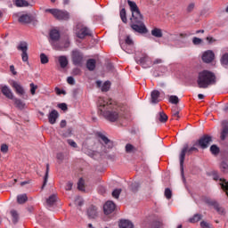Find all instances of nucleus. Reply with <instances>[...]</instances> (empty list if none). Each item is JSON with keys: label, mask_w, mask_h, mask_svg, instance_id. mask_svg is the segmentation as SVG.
Instances as JSON below:
<instances>
[{"label": "nucleus", "mask_w": 228, "mask_h": 228, "mask_svg": "<svg viewBox=\"0 0 228 228\" xmlns=\"http://www.w3.org/2000/svg\"><path fill=\"white\" fill-rule=\"evenodd\" d=\"M40 60L43 65H45V63H49V58L47 57V55H45V53L40 54Z\"/></svg>", "instance_id": "obj_35"}, {"label": "nucleus", "mask_w": 228, "mask_h": 228, "mask_svg": "<svg viewBox=\"0 0 228 228\" xmlns=\"http://www.w3.org/2000/svg\"><path fill=\"white\" fill-rule=\"evenodd\" d=\"M172 116L174 117V118H176V120H177V118H179V110L174 109L172 110Z\"/></svg>", "instance_id": "obj_51"}, {"label": "nucleus", "mask_w": 228, "mask_h": 228, "mask_svg": "<svg viewBox=\"0 0 228 228\" xmlns=\"http://www.w3.org/2000/svg\"><path fill=\"white\" fill-rule=\"evenodd\" d=\"M202 60L205 63H211L215 60V53L211 50L205 52L202 55Z\"/></svg>", "instance_id": "obj_13"}, {"label": "nucleus", "mask_w": 228, "mask_h": 228, "mask_svg": "<svg viewBox=\"0 0 228 228\" xmlns=\"http://www.w3.org/2000/svg\"><path fill=\"white\" fill-rule=\"evenodd\" d=\"M54 202H56V195H52L46 200L47 206H54Z\"/></svg>", "instance_id": "obj_30"}, {"label": "nucleus", "mask_w": 228, "mask_h": 228, "mask_svg": "<svg viewBox=\"0 0 228 228\" xmlns=\"http://www.w3.org/2000/svg\"><path fill=\"white\" fill-rule=\"evenodd\" d=\"M10 70L11 72H12V74L15 76V74H17V71H15V66L11 65L10 66Z\"/></svg>", "instance_id": "obj_62"}, {"label": "nucleus", "mask_w": 228, "mask_h": 228, "mask_svg": "<svg viewBox=\"0 0 228 228\" xmlns=\"http://www.w3.org/2000/svg\"><path fill=\"white\" fill-rule=\"evenodd\" d=\"M126 152H128V153L136 152V148L133 144L127 143L126 145Z\"/></svg>", "instance_id": "obj_34"}, {"label": "nucleus", "mask_w": 228, "mask_h": 228, "mask_svg": "<svg viewBox=\"0 0 228 228\" xmlns=\"http://www.w3.org/2000/svg\"><path fill=\"white\" fill-rule=\"evenodd\" d=\"M47 179H49V164L46 165V173H45V179H44V183H43L42 189H44L45 184H47Z\"/></svg>", "instance_id": "obj_37"}, {"label": "nucleus", "mask_w": 228, "mask_h": 228, "mask_svg": "<svg viewBox=\"0 0 228 228\" xmlns=\"http://www.w3.org/2000/svg\"><path fill=\"white\" fill-rule=\"evenodd\" d=\"M29 86H30V94H31V95H35V94H37V90L38 89V86L34 85L33 83H31L29 85Z\"/></svg>", "instance_id": "obj_42"}, {"label": "nucleus", "mask_w": 228, "mask_h": 228, "mask_svg": "<svg viewBox=\"0 0 228 228\" xmlns=\"http://www.w3.org/2000/svg\"><path fill=\"white\" fill-rule=\"evenodd\" d=\"M45 13H51L57 20H69L70 19V13L67 11L60 9H45Z\"/></svg>", "instance_id": "obj_3"}, {"label": "nucleus", "mask_w": 228, "mask_h": 228, "mask_svg": "<svg viewBox=\"0 0 228 228\" xmlns=\"http://www.w3.org/2000/svg\"><path fill=\"white\" fill-rule=\"evenodd\" d=\"M194 8H195V4H193V3L190 4L187 7V12H193Z\"/></svg>", "instance_id": "obj_54"}, {"label": "nucleus", "mask_w": 228, "mask_h": 228, "mask_svg": "<svg viewBox=\"0 0 228 228\" xmlns=\"http://www.w3.org/2000/svg\"><path fill=\"white\" fill-rule=\"evenodd\" d=\"M120 193H122V190L120 189H115L113 191H112V197L114 199H118V197H120Z\"/></svg>", "instance_id": "obj_43"}, {"label": "nucleus", "mask_w": 228, "mask_h": 228, "mask_svg": "<svg viewBox=\"0 0 228 228\" xmlns=\"http://www.w3.org/2000/svg\"><path fill=\"white\" fill-rule=\"evenodd\" d=\"M55 90H56L58 95H61V94H64V92L61 91L60 88H56Z\"/></svg>", "instance_id": "obj_64"}, {"label": "nucleus", "mask_w": 228, "mask_h": 228, "mask_svg": "<svg viewBox=\"0 0 228 228\" xmlns=\"http://www.w3.org/2000/svg\"><path fill=\"white\" fill-rule=\"evenodd\" d=\"M51 40L57 41L60 40V32L56 29H53L50 32Z\"/></svg>", "instance_id": "obj_24"}, {"label": "nucleus", "mask_w": 228, "mask_h": 228, "mask_svg": "<svg viewBox=\"0 0 228 228\" xmlns=\"http://www.w3.org/2000/svg\"><path fill=\"white\" fill-rule=\"evenodd\" d=\"M200 225L201 228H211L212 227V225L206 221H201Z\"/></svg>", "instance_id": "obj_45"}, {"label": "nucleus", "mask_w": 228, "mask_h": 228, "mask_svg": "<svg viewBox=\"0 0 228 228\" xmlns=\"http://www.w3.org/2000/svg\"><path fill=\"white\" fill-rule=\"evenodd\" d=\"M200 220H202V215L200 214H196L192 217L189 218L190 224H197Z\"/></svg>", "instance_id": "obj_26"}, {"label": "nucleus", "mask_w": 228, "mask_h": 228, "mask_svg": "<svg viewBox=\"0 0 228 228\" xmlns=\"http://www.w3.org/2000/svg\"><path fill=\"white\" fill-rule=\"evenodd\" d=\"M119 15L122 22L127 24V12H126V8L120 10Z\"/></svg>", "instance_id": "obj_25"}, {"label": "nucleus", "mask_w": 228, "mask_h": 228, "mask_svg": "<svg viewBox=\"0 0 228 228\" xmlns=\"http://www.w3.org/2000/svg\"><path fill=\"white\" fill-rule=\"evenodd\" d=\"M133 223L129 220H121L119 222V228H133Z\"/></svg>", "instance_id": "obj_22"}, {"label": "nucleus", "mask_w": 228, "mask_h": 228, "mask_svg": "<svg viewBox=\"0 0 228 228\" xmlns=\"http://www.w3.org/2000/svg\"><path fill=\"white\" fill-rule=\"evenodd\" d=\"M77 188L80 190V191H85V180L83 178H80L77 183Z\"/></svg>", "instance_id": "obj_36"}, {"label": "nucleus", "mask_w": 228, "mask_h": 228, "mask_svg": "<svg viewBox=\"0 0 228 228\" xmlns=\"http://www.w3.org/2000/svg\"><path fill=\"white\" fill-rule=\"evenodd\" d=\"M18 51H21V58L22 61H28V43L27 42H20L19 45L17 46Z\"/></svg>", "instance_id": "obj_11"}, {"label": "nucleus", "mask_w": 228, "mask_h": 228, "mask_svg": "<svg viewBox=\"0 0 228 228\" xmlns=\"http://www.w3.org/2000/svg\"><path fill=\"white\" fill-rule=\"evenodd\" d=\"M210 151L212 152V154L216 155L220 152V149L218 148V146L214 144L210 147Z\"/></svg>", "instance_id": "obj_44"}, {"label": "nucleus", "mask_w": 228, "mask_h": 228, "mask_svg": "<svg viewBox=\"0 0 228 228\" xmlns=\"http://www.w3.org/2000/svg\"><path fill=\"white\" fill-rule=\"evenodd\" d=\"M151 102L153 104H157V102H159V91L154 90L151 92Z\"/></svg>", "instance_id": "obj_20"}, {"label": "nucleus", "mask_w": 228, "mask_h": 228, "mask_svg": "<svg viewBox=\"0 0 228 228\" xmlns=\"http://www.w3.org/2000/svg\"><path fill=\"white\" fill-rule=\"evenodd\" d=\"M67 142L70 147H73V149H77V143H76L74 140L69 139Z\"/></svg>", "instance_id": "obj_48"}, {"label": "nucleus", "mask_w": 228, "mask_h": 228, "mask_svg": "<svg viewBox=\"0 0 228 228\" xmlns=\"http://www.w3.org/2000/svg\"><path fill=\"white\" fill-rule=\"evenodd\" d=\"M11 216L12 218L13 224H17L19 222V213H17L15 210H11Z\"/></svg>", "instance_id": "obj_31"}, {"label": "nucleus", "mask_w": 228, "mask_h": 228, "mask_svg": "<svg viewBox=\"0 0 228 228\" xmlns=\"http://www.w3.org/2000/svg\"><path fill=\"white\" fill-rule=\"evenodd\" d=\"M17 202L18 204H24L25 202H28V195L26 194L18 195Z\"/></svg>", "instance_id": "obj_28"}, {"label": "nucleus", "mask_w": 228, "mask_h": 228, "mask_svg": "<svg viewBox=\"0 0 228 228\" xmlns=\"http://www.w3.org/2000/svg\"><path fill=\"white\" fill-rule=\"evenodd\" d=\"M98 113L107 118V120H110V122H116L120 117H124L120 109L113 104V100L102 97L98 99Z\"/></svg>", "instance_id": "obj_1"}, {"label": "nucleus", "mask_w": 228, "mask_h": 228, "mask_svg": "<svg viewBox=\"0 0 228 228\" xmlns=\"http://www.w3.org/2000/svg\"><path fill=\"white\" fill-rule=\"evenodd\" d=\"M211 142H213V138L211 136L203 135L199 141L196 142V145H199L200 149H208V147H209L211 144Z\"/></svg>", "instance_id": "obj_10"}, {"label": "nucleus", "mask_w": 228, "mask_h": 228, "mask_svg": "<svg viewBox=\"0 0 228 228\" xmlns=\"http://www.w3.org/2000/svg\"><path fill=\"white\" fill-rule=\"evenodd\" d=\"M61 127H66L67 126V121L66 120H61L60 123Z\"/></svg>", "instance_id": "obj_63"}, {"label": "nucleus", "mask_w": 228, "mask_h": 228, "mask_svg": "<svg viewBox=\"0 0 228 228\" xmlns=\"http://www.w3.org/2000/svg\"><path fill=\"white\" fill-rule=\"evenodd\" d=\"M152 37H156V38H161L163 37V31L161 28H155L151 30Z\"/></svg>", "instance_id": "obj_23"}, {"label": "nucleus", "mask_w": 228, "mask_h": 228, "mask_svg": "<svg viewBox=\"0 0 228 228\" xmlns=\"http://www.w3.org/2000/svg\"><path fill=\"white\" fill-rule=\"evenodd\" d=\"M110 86H111V83L110 81H106L102 86V92H108V90H110Z\"/></svg>", "instance_id": "obj_39"}, {"label": "nucleus", "mask_w": 228, "mask_h": 228, "mask_svg": "<svg viewBox=\"0 0 228 228\" xmlns=\"http://www.w3.org/2000/svg\"><path fill=\"white\" fill-rule=\"evenodd\" d=\"M225 134H228V127L227 126H225L223 129V132H222V134H221L222 140H225Z\"/></svg>", "instance_id": "obj_50"}, {"label": "nucleus", "mask_w": 228, "mask_h": 228, "mask_svg": "<svg viewBox=\"0 0 228 228\" xmlns=\"http://www.w3.org/2000/svg\"><path fill=\"white\" fill-rule=\"evenodd\" d=\"M162 224L161 222H155L152 224L151 228H159L161 227Z\"/></svg>", "instance_id": "obj_55"}, {"label": "nucleus", "mask_w": 228, "mask_h": 228, "mask_svg": "<svg viewBox=\"0 0 228 228\" xmlns=\"http://www.w3.org/2000/svg\"><path fill=\"white\" fill-rule=\"evenodd\" d=\"M127 3L132 12V18H131L132 20H134L135 19L140 20L142 16V13L140 12V9L138 8V5L136 4V3L131 0H128Z\"/></svg>", "instance_id": "obj_8"}, {"label": "nucleus", "mask_w": 228, "mask_h": 228, "mask_svg": "<svg viewBox=\"0 0 228 228\" xmlns=\"http://www.w3.org/2000/svg\"><path fill=\"white\" fill-rule=\"evenodd\" d=\"M207 40L208 41V44H213V43L216 42V39H215L211 37H208Z\"/></svg>", "instance_id": "obj_60"}, {"label": "nucleus", "mask_w": 228, "mask_h": 228, "mask_svg": "<svg viewBox=\"0 0 228 228\" xmlns=\"http://www.w3.org/2000/svg\"><path fill=\"white\" fill-rule=\"evenodd\" d=\"M57 159H59L60 161H63V159H65V155H63V153H58Z\"/></svg>", "instance_id": "obj_58"}, {"label": "nucleus", "mask_w": 228, "mask_h": 228, "mask_svg": "<svg viewBox=\"0 0 228 228\" xmlns=\"http://www.w3.org/2000/svg\"><path fill=\"white\" fill-rule=\"evenodd\" d=\"M130 20L131 28L134 31H135L136 33H140L141 35L143 33H147V27H145V24H143L142 21L143 20V16H142L140 20H133V18H131Z\"/></svg>", "instance_id": "obj_4"}, {"label": "nucleus", "mask_w": 228, "mask_h": 228, "mask_svg": "<svg viewBox=\"0 0 228 228\" xmlns=\"http://www.w3.org/2000/svg\"><path fill=\"white\" fill-rule=\"evenodd\" d=\"M99 136L102 142L107 145L108 149H111V147H113V142L108 139V137L103 134H100Z\"/></svg>", "instance_id": "obj_21"}, {"label": "nucleus", "mask_w": 228, "mask_h": 228, "mask_svg": "<svg viewBox=\"0 0 228 228\" xmlns=\"http://www.w3.org/2000/svg\"><path fill=\"white\" fill-rule=\"evenodd\" d=\"M66 190L67 191H70V190H72V183L69 182L66 184Z\"/></svg>", "instance_id": "obj_59"}, {"label": "nucleus", "mask_w": 228, "mask_h": 228, "mask_svg": "<svg viewBox=\"0 0 228 228\" xmlns=\"http://www.w3.org/2000/svg\"><path fill=\"white\" fill-rule=\"evenodd\" d=\"M197 146H199V144H197V142H195L193 144L192 147L189 148L188 144H185L180 153V166L182 168V172H183V165H184V159L186 158V152H188V154H191V152H199V149H197Z\"/></svg>", "instance_id": "obj_5"}, {"label": "nucleus", "mask_w": 228, "mask_h": 228, "mask_svg": "<svg viewBox=\"0 0 228 228\" xmlns=\"http://www.w3.org/2000/svg\"><path fill=\"white\" fill-rule=\"evenodd\" d=\"M59 117H60V113H58L56 110H53L48 114V122L50 124H52V126H53V125L56 124V120H58Z\"/></svg>", "instance_id": "obj_15"}, {"label": "nucleus", "mask_w": 228, "mask_h": 228, "mask_svg": "<svg viewBox=\"0 0 228 228\" xmlns=\"http://www.w3.org/2000/svg\"><path fill=\"white\" fill-rule=\"evenodd\" d=\"M165 197L167 199H172V191L169 188L165 190Z\"/></svg>", "instance_id": "obj_47"}, {"label": "nucleus", "mask_w": 228, "mask_h": 228, "mask_svg": "<svg viewBox=\"0 0 228 228\" xmlns=\"http://www.w3.org/2000/svg\"><path fill=\"white\" fill-rule=\"evenodd\" d=\"M216 79L215 74L203 70L198 74L197 85L199 88H208V86L215 85Z\"/></svg>", "instance_id": "obj_2"}, {"label": "nucleus", "mask_w": 228, "mask_h": 228, "mask_svg": "<svg viewBox=\"0 0 228 228\" xmlns=\"http://www.w3.org/2000/svg\"><path fill=\"white\" fill-rule=\"evenodd\" d=\"M160 63H163V60H161V59H156L153 61V65H159Z\"/></svg>", "instance_id": "obj_61"}, {"label": "nucleus", "mask_w": 228, "mask_h": 228, "mask_svg": "<svg viewBox=\"0 0 228 228\" xmlns=\"http://www.w3.org/2000/svg\"><path fill=\"white\" fill-rule=\"evenodd\" d=\"M1 152H4V153L8 152V145L2 144V146H1Z\"/></svg>", "instance_id": "obj_53"}, {"label": "nucleus", "mask_w": 228, "mask_h": 228, "mask_svg": "<svg viewBox=\"0 0 228 228\" xmlns=\"http://www.w3.org/2000/svg\"><path fill=\"white\" fill-rule=\"evenodd\" d=\"M11 86H12V88H14L16 94H18V95H24L26 94V91H24V87H22V86H20V84H19L16 81H12L11 83Z\"/></svg>", "instance_id": "obj_14"}, {"label": "nucleus", "mask_w": 228, "mask_h": 228, "mask_svg": "<svg viewBox=\"0 0 228 228\" xmlns=\"http://www.w3.org/2000/svg\"><path fill=\"white\" fill-rule=\"evenodd\" d=\"M57 60L59 61L61 69H66L67 65H69V59H67V56L61 55L57 57Z\"/></svg>", "instance_id": "obj_18"}, {"label": "nucleus", "mask_w": 228, "mask_h": 228, "mask_svg": "<svg viewBox=\"0 0 228 228\" xmlns=\"http://www.w3.org/2000/svg\"><path fill=\"white\" fill-rule=\"evenodd\" d=\"M67 83H68L69 85H75V84H76V80L74 79V77H69L67 78Z\"/></svg>", "instance_id": "obj_52"}, {"label": "nucleus", "mask_w": 228, "mask_h": 228, "mask_svg": "<svg viewBox=\"0 0 228 228\" xmlns=\"http://www.w3.org/2000/svg\"><path fill=\"white\" fill-rule=\"evenodd\" d=\"M58 107L62 110V111H67V104L65 103H60Z\"/></svg>", "instance_id": "obj_56"}, {"label": "nucleus", "mask_w": 228, "mask_h": 228, "mask_svg": "<svg viewBox=\"0 0 228 228\" xmlns=\"http://www.w3.org/2000/svg\"><path fill=\"white\" fill-rule=\"evenodd\" d=\"M220 168L224 174L228 172V164L225 161L221 162Z\"/></svg>", "instance_id": "obj_40"}, {"label": "nucleus", "mask_w": 228, "mask_h": 228, "mask_svg": "<svg viewBox=\"0 0 228 228\" xmlns=\"http://www.w3.org/2000/svg\"><path fill=\"white\" fill-rule=\"evenodd\" d=\"M135 61L138 65H141L142 69H149V67H151V64L149 63L151 58H149V55L146 53H142L141 56L138 53H135Z\"/></svg>", "instance_id": "obj_6"}, {"label": "nucleus", "mask_w": 228, "mask_h": 228, "mask_svg": "<svg viewBox=\"0 0 228 228\" xmlns=\"http://www.w3.org/2000/svg\"><path fill=\"white\" fill-rule=\"evenodd\" d=\"M221 61L224 65H228V53L223 55Z\"/></svg>", "instance_id": "obj_46"}, {"label": "nucleus", "mask_w": 228, "mask_h": 228, "mask_svg": "<svg viewBox=\"0 0 228 228\" xmlns=\"http://www.w3.org/2000/svg\"><path fill=\"white\" fill-rule=\"evenodd\" d=\"M95 60L94 59H89L86 62V67L88 70H95Z\"/></svg>", "instance_id": "obj_27"}, {"label": "nucleus", "mask_w": 228, "mask_h": 228, "mask_svg": "<svg viewBox=\"0 0 228 228\" xmlns=\"http://www.w3.org/2000/svg\"><path fill=\"white\" fill-rule=\"evenodd\" d=\"M14 104L16 108H19V110H24V106H26V103H24L22 100H19L17 98L14 99Z\"/></svg>", "instance_id": "obj_29"}, {"label": "nucleus", "mask_w": 228, "mask_h": 228, "mask_svg": "<svg viewBox=\"0 0 228 228\" xmlns=\"http://www.w3.org/2000/svg\"><path fill=\"white\" fill-rule=\"evenodd\" d=\"M126 45H133V39L131 37H127L126 39Z\"/></svg>", "instance_id": "obj_57"}, {"label": "nucleus", "mask_w": 228, "mask_h": 228, "mask_svg": "<svg viewBox=\"0 0 228 228\" xmlns=\"http://www.w3.org/2000/svg\"><path fill=\"white\" fill-rule=\"evenodd\" d=\"M18 20L20 24H29V22H31V16L28 14H23L19 17Z\"/></svg>", "instance_id": "obj_19"}, {"label": "nucleus", "mask_w": 228, "mask_h": 228, "mask_svg": "<svg viewBox=\"0 0 228 228\" xmlns=\"http://www.w3.org/2000/svg\"><path fill=\"white\" fill-rule=\"evenodd\" d=\"M15 4L18 7L29 6V4L26 0H16Z\"/></svg>", "instance_id": "obj_32"}, {"label": "nucleus", "mask_w": 228, "mask_h": 228, "mask_svg": "<svg viewBox=\"0 0 228 228\" xmlns=\"http://www.w3.org/2000/svg\"><path fill=\"white\" fill-rule=\"evenodd\" d=\"M1 92L4 95L7 97V99H13V93L12 92V89H10V87H8L7 86H2Z\"/></svg>", "instance_id": "obj_17"}, {"label": "nucleus", "mask_w": 228, "mask_h": 228, "mask_svg": "<svg viewBox=\"0 0 228 228\" xmlns=\"http://www.w3.org/2000/svg\"><path fill=\"white\" fill-rule=\"evenodd\" d=\"M169 102H171V104H179V97L175 95L169 96Z\"/></svg>", "instance_id": "obj_38"}, {"label": "nucleus", "mask_w": 228, "mask_h": 228, "mask_svg": "<svg viewBox=\"0 0 228 228\" xmlns=\"http://www.w3.org/2000/svg\"><path fill=\"white\" fill-rule=\"evenodd\" d=\"M76 35L78 38L83 39L86 37H91L92 32L90 31V29H88V28H86V26L79 23L77 25Z\"/></svg>", "instance_id": "obj_7"}, {"label": "nucleus", "mask_w": 228, "mask_h": 228, "mask_svg": "<svg viewBox=\"0 0 228 228\" xmlns=\"http://www.w3.org/2000/svg\"><path fill=\"white\" fill-rule=\"evenodd\" d=\"M71 61L73 65H83V61H85L83 53H81V52H79L78 50H73L71 52Z\"/></svg>", "instance_id": "obj_9"}, {"label": "nucleus", "mask_w": 228, "mask_h": 228, "mask_svg": "<svg viewBox=\"0 0 228 228\" xmlns=\"http://www.w3.org/2000/svg\"><path fill=\"white\" fill-rule=\"evenodd\" d=\"M103 211L105 215H111L115 211V203L113 201H107L103 205Z\"/></svg>", "instance_id": "obj_12"}, {"label": "nucleus", "mask_w": 228, "mask_h": 228, "mask_svg": "<svg viewBox=\"0 0 228 228\" xmlns=\"http://www.w3.org/2000/svg\"><path fill=\"white\" fill-rule=\"evenodd\" d=\"M213 206H214L215 209H216L217 213H220L221 215H224V208H222L218 205V203L214 202V203H213Z\"/></svg>", "instance_id": "obj_41"}, {"label": "nucleus", "mask_w": 228, "mask_h": 228, "mask_svg": "<svg viewBox=\"0 0 228 228\" xmlns=\"http://www.w3.org/2000/svg\"><path fill=\"white\" fill-rule=\"evenodd\" d=\"M87 216L89 218H97V216H99V212L97 211V207H94L91 206L88 209H87Z\"/></svg>", "instance_id": "obj_16"}, {"label": "nucleus", "mask_w": 228, "mask_h": 228, "mask_svg": "<svg viewBox=\"0 0 228 228\" xmlns=\"http://www.w3.org/2000/svg\"><path fill=\"white\" fill-rule=\"evenodd\" d=\"M159 122L165 123L168 120V116H167V114H165V112H159Z\"/></svg>", "instance_id": "obj_33"}, {"label": "nucleus", "mask_w": 228, "mask_h": 228, "mask_svg": "<svg viewBox=\"0 0 228 228\" xmlns=\"http://www.w3.org/2000/svg\"><path fill=\"white\" fill-rule=\"evenodd\" d=\"M192 43L194 44V45H200V44H202V39L199 37H193Z\"/></svg>", "instance_id": "obj_49"}]
</instances>
